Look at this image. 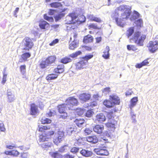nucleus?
I'll return each mask as SVG.
<instances>
[{"instance_id":"1","label":"nucleus","mask_w":158,"mask_h":158,"mask_svg":"<svg viewBox=\"0 0 158 158\" xmlns=\"http://www.w3.org/2000/svg\"><path fill=\"white\" fill-rule=\"evenodd\" d=\"M85 20L86 18L84 15H78L75 12H73L69 14L65 21L67 24H80L85 22Z\"/></svg>"},{"instance_id":"2","label":"nucleus","mask_w":158,"mask_h":158,"mask_svg":"<svg viewBox=\"0 0 158 158\" xmlns=\"http://www.w3.org/2000/svg\"><path fill=\"white\" fill-rule=\"evenodd\" d=\"M118 109L116 107L113 108L107 113V117L108 119V122L105 124V126L108 128H112L114 130L117 124V121L114 119V113L118 111Z\"/></svg>"},{"instance_id":"3","label":"nucleus","mask_w":158,"mask_h":158,"mask_svg":"<svg viewBox=\"0 0 158 158\" xmlns=\"http://www.w3.org/2000/svg\"><path fill=\"white\" fill-rule=\"evenodd\" d=\"M147 37L146 35L140 31H136L130 40L137 45L142 46Z\"/></svg>"},{"instance_id":"4","label":"nucleus","mask_w":158,"mask_h":158,"mask_svg":"<svg viewBox=\"0 0 158 158\" xmlns=\"http://www.w3.org/2000/svg\"><path fill=\"white\" fill-rule=\"evenodd\" d=\"M131 7L128 6H120L118 10L121 12V16L123 19L128 18L131 13Z\"/></svg>"},{"instance_id":"5","label":"nucleus","mask_w":158,"mask_h":158,"mask_svg":"<svg viewBox=\"0 0 158 158\" xmlns=\"http://www.w3.org/2000/svg\"><path fill=\"white\" fill-rule=\"evenodd\" d=\"M55 133V131L52 130L42 133L39 135V140L40 142L49 141L54 135Z\"/></svg>"},{"instance_id":"6","label":"nucleus","mask_w":158,"mask_h":158,"mask_svg":"<svg viewBox=\"0 0 158 158\" xmlns=\"http://www.w3.org/2000/svg\"><path fill=\"white\" fill-rule=\"evenodd\" d=\"M58 112L60 114L59 116V118L64 119H65L68 116V114L66 110L68 108L66 104L63 103L59 104L57 106Z\"/></svg>"},{"instance_id":"7","label":"nucleus","mask_w":158,"mask_h":158,"mask_svg":"<svg viewBox=\"0 0 158 158\" xmlns=\"http://www.w3.org/2000/svg\"><path fill=\"white\" fill-rule=\"evenodd\" d=\"M22 44L24 47L22 49L24 51H29L34 46V44L32 39L28 37H25L23 40Z\"/></svg>"},{"instance_id":"8","label":"nucleus","mask_w":158,"mask_h":158,"mask_svg":"<svg viewBox=\"0 0 158 158\" xmlns=\"http://www.w3.org/2000/svg\"><path fill=\"white\" fill-rule=\"evenodd\" d=\"M65 102L69 110H74L73 107L77 106L79 104L77 99L74 96L68 97L65 100Z\"/></svg>"},{"instance_id":"9","label":"nucleus","mask_w":158,"mask_h":158,"mask_svg":"<svg viewBox=\"0 0 158 158\" xmlns=\"http://www.w3.org/2000/svg\"><path fill=\"white\" fill-rule=\"evenodd\" d=\"M147 47L149 52L154 53L158 50V41L155 39L149 41Z\"/></svg>"},{"instance_id":"10","label":"nucleus","mask_w":158,"mask_h":158,"mask_svg":"<svg viewBox=\"0 0 158 158\" xmlns=\"http://www.w3.org/2000/svg\"><path fill=\"white\" fill-rule=\"evenodd\" d=\"M106 147H104L103 148H97L94 149V152L96 153L99 155L107 156L108 155L109 153L107 150L104 148Z\"/></svg>"},{"instance_id":"11","label":"nucleus","mask_w":158,"mask_h":158,"mask_svg":"<svg viewBox=\"0 0 158 158\" xmlns=\"http://www.w3.org/2000/svg\"><path fill=\"white\" fill-rule=\"evenodd\" d=\"M91 98L90 94L88 93H82L79 94V99L83 102H85L89 100Z\"/></svg>"},{"instance_id":"12","label":"nucleus","mask_w":158,"mask_h":158,"mask_svg":"<svg viewBox=\"0 0 158 158\" xmlns=\"http://www.w3.org/2000/svg\"><path fill=\"white\" fill-rule=\"evenodd\" d=\"M64 132L62 131H58L57 136L53 139V141L54 143L57 145L62 141V139L64 136Z\"/></svg>"},{"instance_id":"13","label":"nucleus","mask_w":158,"mask_h":158,"mask_svg":"<svg viewBox=\"0 0 158 158\" xmlns=\"http://www.w3.org/2000/svg\"><path fill=\"white\" fill-rule=\"evenodd\" d=\"M39 26L41 29L47 30L50 27L49 24L43 20H41L39 21Z\"/></svg>"},{"instance_id":"14","label":"nucleus","mask_w":158,"mask_h":158,"mask_svg":"<svg viewBox=\"0 0 158 158\" xmlns=\"http://www.w3.org/2000/svg\"><path fill=\"white\" fill-rule=\"evenodd\" d=\"M30 114L31 115H35L39 113L38 106L35 103L30 104Z\"/></svg>"},{"instance_id":"15","label":"nucleus","mask_w":158,"mask_h":158,"mask_svg":"<svg viewBox=\"0 0 158 158\" xmlns=\"http://www.w3.org/2000/svg\"><path fill=\"white\" fill-rule=\"evenodd\" d=\"M106 120V117L102 113L97 114L95 116V121L99 123H102Z\"/></svg>"},{"instance_id":"16","label":"nucleus","mask_w":158,"mask_h":158,"mask_svg":"<svg viewBox=\"0 0 158 158\" xmlns=\"http://www.w3.org/2000/svg\"><path fill=\"white\" fill-rule=\"evenodd\" d=\"M109 99L113 102L114 105H119L120 104V98L116 95L113 94L110 95Z\"/></svg>"},{"instance_id":"17","label":"nucleus","mask_w":158,"mask_h":158,"mask_svg":"<svg viewBox=\"0 0 158 158\" xmlns=\"http://www.w3.org/2000/svg\"><path fill=\"white\" fill-rule=\"evenodd\" d=\"M104 129V126L102 124H97L93 128L94 131L98 134H102Z\"/></svg>"},{"instance_id":"18","label":"nucleus","mask_w":158,"mask_h":158,"mask_svg":"<svg viewBox=\"0 0 158 158\" xmlns=\"http://www.w3.org/2000/svg\"><path fill=\"white\" fill-rule=\"evenodd\" d=\"M86 138L87 142L90 143L92 144H95L98 141V138L95 135L89 136L87 137Z\"/></svg>"},{"instance_id":"19","label":"nucleus","mask_w":158,"mask_h":158,"mask_svg":"<svg viewBox=\"0 0 158 158\" xmlns=\"http://www.w3.org/2000/svg\"><path fill=\"white\" fill-rule=\"evenodd\" d=\"M64 66L62 64H59L57 67L54 69V73H56L60 74L63 73L64 71Z\"/></svg>"},{"instance_id":"20","label":"nucleus","mask_w":158,"mask_h":158,"mask_svg":"<svg viewBox=\"0 0 158 158\" xmlns=\"http://www.w3.org/2000/svg\"><path fill=\"white\" fill-rule=\"evenodd\" d=\"M86 62L82 59L80 60L77 62L75 65L76 69H81L84 68L86 64Z\"/></svg>"},{"instance_id":"21","label":"nucleus","mask_w":158,"mask_h":158,"mask_svg":"<svg viewBox=\"0 0 158 158\" xmlns=\"http://www.w3.org/2000/svg\"><path fill=\"white\" fill-rule=\"evenodd\" d=\"M56 60V56L51 55L45 59L46 63L48 64H50L54 63Z\"/></svg>"},{"instance_id":"22","label":"nucleus","mask_w":158,"mask_h":158,"mask_svg":"<svg viewBox=\"0 0 158 158\" xmlns=\"http://www.w3.org/2000/svg\"><path fill=\"white\" fill-rule=\"evenodd\" d=\"M149 58H148L143 61L140 63H137L135 65L136 68L140 69L143 66L148 65L149 62L148 61Z\"/></svg>"},{"instance_id":"23","label":"nucleus","mask_w":158,"mask_h":158,"mask_svg":"<svg viewBox=\"0 0 158 158\" xmlns=\"http://www.w3.org/2000/svg\"><path fill=\"white\" fill-rule=\"evenodd\" d=\"M74 123L78 127H82L85 122L83 118H77L74 120Z\"/></svg>"},{"instance_id":"24","label":"nucleus","mask_w":158,"mask_h":158,"mask_svg":"<svg viewBox=\"0 0 158 158\" xmlns=\"http://www.w3.org/2000/svg\"><path fill=\"white\" fill-rule=\"evenodd\" d=\"M80 153L84 156L89 157L93 155V152L91 151L86 150L85 149H82L80 151Z\"/></svg>"},{"instance_id":"25","label":"nucleus","mask_w":158,"mask_h":158,"mask_svg":"<svg viewBox=\"0 0 158 158\" xmlns=\"http://www.w3.org/2000/svg\"><path fill=\"white\" fill-rule=\"evenodd\" d=\"M93 40L94 38L93 37L89 35H88L84 37L83 42L87 44L92 42L93 41Z\"/></svg>"},{"instance_id":"26","label":"nucleus","mask_w":158,"mask_h":158,"mask_svg":"<svg viewBox=\"0 0 158 158\" xmlns=\"http://www.w3.org/2000/svg\"><path fill=\"white\" fill-rule=\"evenodd\" d=\"M110 51L109 47L108 46H106L103 52V54L102 56L105 59H107L109 57V52Z\"/></svg>"},{"instance_id":"27","label":"nucleus","mask_w":158,"mask_h":158,"mask_svg":"<svg viewBox=\"0 0 158 158\" xmlns=\"http://www.w3.org/2000/svg\"><path fill=\"white\" fill-rule=\"evenodd\" d=\"M50 154L52 158H63V156L57 151L51 152Z\"/></svg>"},{"instance_id":"28","label":"nucleus","mask_w":158,"mask_h":158,"mask_svg":"<svg viewBox=\"0 0 158 158\" xmlns=\"http://www.w3.org/2000/svg\"><path fill=\"white\" fill-rule=\"evenodd\" d=\"M89 18V19L92 21L96 22L98 23L102 22V20L100 18L95 17L93 15H90Z\"/></svg>"},{"instance_id":"29","label":"nucleus","mask_w":158,"mask_h":158,"mask_svg":"<svg viewBox=\"0 0 158 158\" xmlns=\"http://www.w3.org/2000/svg\"><path fill=\"white\" fill-rule=\"evenodd\" d=\"M103 104L107 108H110L114 106L113 102L109 100H105L103 102Z\"/></svg>"},{"instance_id":"30","label":"nucleus","mask_w":158,"mask_h":158,"mask_svg":"<svg viewBox=\"0 0 158 158\" xmlns=\"http://www.w3.org/2000/svg\"><path fill=\"white\" fill-rule=\"evenodd\" d=\"M138 101V98L136 97L132 98L130 101V104L129 105V107L131 108L136 105L137 102Z\"/></svg>"},{"instance_id":"31","label":"nucleus","mask_w":158,"mask_h":158,"mask_svg":"<svg viewBox=\"0 0 158 158\" xmlns=\"http://www.w3.org/2000/svg\"><path fill=\"white\" fill-rule=\"evenodd\" d=\"M58 77V75L54 73H51L48 74L46 77V79L48 81L53 80L56 79Z\"/></svg>"},{"instance_id":"32","label":"nucleus","mask_w":158,"mask_h":158,"mask_svg":"<svg viewBox=\"0 0 158 158\" xmlns=\"http://www.w3.org/2000/svg\"><path fill=\"white\" fill-rule=\"evenodd\" d=\"M50 127L49 126H43L41 125L40 126H38V131L40 132H43L45 131L46 130H49L50 129Z\"/></svg>"},{"instance_id":"33","label":"nucleus","mask_w":158,"mask_h":158,"mask_svg":"<svg viewBox=\"0 0 158 158\" xmlns=\"http://www.w3.org/2000/svg\"><path fill=\"white\" fill-rule=\"evenodd\" d=\"M71 43L69 44V48L71 50H74L78 46V42L71 41Z\"/></svg>"},{"instance_id":"34","label":"nucleus","mask_w":158,"mask_h":158,"mask_svg":"<svg viewBox=\"0 0 158 158\" xmlns=\"http://www.w3.org/2000/svg\"><path fill=\"white\" fill-rule=\"evenodd\" d=\"M72 60L68 56H65L62 58L60 60V62L64 64H66L71 62Z\"/></svg>"},{"instance_id":"35","label":"nucleus","mask_w":158,"mask_h":158,"mask_svg":"<svg viewBox=\"0 0 158 158\" xmlns=\"http://www.w3.org/2000/svg\"><path fill=\"white\" fill-rule=\"evenodd\" d=\"M134 31V27H131L128 28L126 31V35L129 38L133 33Z\"/></svg>"},{"instance_id":"36","label":"nucleus","mask_w":158,"mask_h":158,"mask_svg":"<svg viewBox=\"0 0 158 158\" xmlns=\"http://www.w3.org/2000/svg\"><path fill=\"white\" fill-rule=\"evenodd\" d=\"M31 54L30 52H26L23 53L21 55V58L24 61L27 60L28 58L30 57Z\"/></svg>"},{"instance_id":"37","label":"nucleus","mask_w":158,"mask_h":158,"mask_svg":"<svg viewBox=\"0 0 158 158\" xmlns=\"http://www.w3.org/2000/svg\"><path fill=\"white\" fill-rule=\"evenodd\" d=\"M118 14L116 13H115L112 16V18L113 20H115L117 24L119 26H123V24L122 22L118 20V19L117 17Z\"/></svg>"},{"instance_id":"38","label":"nucleus","mask_w":158,"mask_h":158,"mask_svg":"<svg viewBox=\"0 0 158 158\" xmlns=\"http://www.w3.org/2000/svg\"><path fill=\"white\" fill-rule=\"evenodd\" d=\"M88 27L89 29L99 30L101 29V27H98L97 24L95 23H90L88 26Z\"/></svg>"},{"instance_id":"39","label":"nucleus","mask_w":158,"mask_h":158,"mask_svg":"<svg viewBox=\"0 0 158 158\" xmlns=\"http://www.w3.org/2000/svg\"><path fill=\"white\" fill-rule=\"evenodd\" d=\"M71 35L72 36L73 39L72 40V37H71L70 39V41L78 42L77 41L78 34L77 32H73L71 33Z\"/></svg>"},{"instance_id":"40","label":"nucleus","mask_w":158,"mask_h":158,"mask_svg":"<svg viewBox=\"0 0 158 158\" xmlns=\"http://www.w3.org/2000/svg\"><path fill=\"white\" fill-rule=\"evenodd\" d=\"M50 5L51 7L54 8H58L62 6L60 2H55L51 3Z\"/></svg>"},{"instance_id":"41","label":"nucleus","mask_w":158,"mask_h":158,"mask_svg":"<svg viewBox=\"0 0 158 158\" xmlns=\"http://www.w3.org/2000/svg\"><path fill=\"white\" fill-rule=\"evenodd\" d=\"M81 54L82 52L81 51H78L69 55V57L74 58L77 57L78 56L81 55Z\"/></svg>"},{"instance_id":"42","label":"nucleus","mask_w":158,"mask_h":158,"mask_svg":"<svg viewBox=\"0 0 158 158\" xmlns=\"http://www.w3.org/2000/svg\"><path fill=\"white\" fill-rule=\"evenodd\" d=\"M41 122L42 124H48L52 122V120L47 118H42L41 119Z\"/></svg>"},{"instance_id":"43","label":"nucleus","mask_w":158,"mask_h":158,"mask_svg":"<svg viewBox=\"0 0 158 158\" xmlns=\"http://www.w3.org/2000/svg\"><path fill=\"white\" fill-rule=\"evenodd\" d=\"M94 56V55L93 54H89L88 55H85L84 56H83L81 57V59L83 60H84V61L85 62H86V63L87 64L88 62V61L92 58Z\"/></svg>"},{"instance_id":"44","label":"nucleus","mask_w":158,"mask_h":158,"mask_svg":"<svg viewBox=\"0 0 158 158\" xmlns=\"http://www.w3.org/2000/svg\"><path fill=\"white\" fill-rule=\"evenodd\" d=\"M20 154V153L17 150L15 149L11 150V156L17 157Z\"/></svg>"},{"instance_id":"45","label":"nucleus","mask_w":158,"mask_h":158,"mask_svg":"<svg viewBox=\"0 0 158 158\" xmlns=\"http://www.w3.org/2000/svg\"><path fill=\"white\" fill-rule=\"evenodd\" d=\"M7 96L8 100L9 102H12L15 99L14 95L11 92H8Z\"/></svg>"},{"instance_id":"46","label":"nucleus","mask_w":158,"mask_h":158,"mask_svg":"<svg viewBox=\"0 0 158 158\" xmlns=\"http://www.w3.org/2000/svg\"><path fill=\"white\" fill-rule=\"evenodd\" d=\"M94 114V112L92 110H89L85 113V116L87 117H90L92 116Z\"/></svg>"},{"instance_id":"47","label":"nucleus","mask_w":158,"mask_h":158,"mask_svg":"<svg viewBox=\"0 0 158 158\" xmlns=\"http://www.w3.org/2000/svg\"><path fill=\"white\" fill-rule=\"evenodd\" d=\"M65 14L64 13H60L58 14L57 15H56L54 17V18L55 19V21H57L60 19L62 17H64V15Z\"/></svg>"},{"instance_id":"48","label":"nucleus","mask_w":158,"mask_h":158,"mask_svg":"<svg viewBox=\"0 0 158 158\" xmlns=\"http://www.w3.org/2000/svg\"><path fill=\"white\" fill-rule=\"evenodd\" d=\"M44 19L49 22H53L54 21L52 17H49L46 14L44 15Z\"/></svg>"},{"instance_id":"49","label":"nucleus","mask_w":158,"mask_h":158,"mask_svg":"<svg viewBox=\"0 0 158 158\" xmlns=\"http://www.w3.org/2000/svg\"><path fill=\"white\" fill-rule=\"evenodd\" d=\"M52 145L51 142H48L47 143H44L41 145L43 148H46L51 147Z\"/></svg>"},{"instance_id":"50","label":"nucleus","mask_w":158,"mask_h":158,"mask_svg":"<svg viewBox=\"0 0 158 158\" xmlns=\"http://www.w3.org/2000/svg\"><path fill=\"white\" fill-rule=\"evenodd\" d=\"M127 48L128 50L135 51L137 49L136 47L134 45H128L127 46Z\"/></svg>"},{"instance_id":"51","label":"nucleus","mask_w":158,"mask_h":158,"mask_svg":"<svg viewBox=\"0 0 158 158\" xmlns=\"http://www.w3.org/2000/svg\"><path fill=\"white\" fill-rule=\"evenodd\" d=\"M100 144L102 145H104L106 143H108V140L107 139L104 138H101L99 141Z\"/></svg>"},{"instance_id":"52","label":"nucleus","mask_w":158,"mask_h":158,"mask_svg":"<svg viewBox=\"0 0 158 158\" xmlns=\"http://www.w3.org/2000/svg\"><path fill=\"white\" fill-rule=\"evenodd\" d=\"M135 23L138 27H141L143 25V20L142 19H139L136 21Z\"/></svg>"},{"instance_id":"53","label":"nucleus","mask_w":158,"mask_h":158,"mask_svg":"<svg viewBox=\"0 0 158 158\" xmlns=\"http://www.w3.org/2000/svg\"><path fill=\"white\" fill-rule=\"evenodd\" d=\"M20 72L23 74H24L25 73L26 70V66L25 65H21L20 66Z\"/></svg>"},{"instance_id":"54","label":"nucleus","mask_w":158,"mask_h":158,"mask_svg":"<svg viewBox=\"0 0 158 158\" xmlns=\"http://www.w3.org/2000/svg\"><path fill=\"white\" fill-rule=\"evenodd\" d=\"M49 64H48L46 63V61L45 60V61H41L40 64V66L41 68L44 69L46 68L47 66Z\"/></svg>"},{"instance_id":"55","label":"nucleus","mask_w":158,"mask_h":158,"mask_svg":"<svg viewBox=\"0 0 158 158\" xmlns=\"http://www.w3.org/2000/svg\"><path fill=\"white\" fill-rule=\"evenodd\" d=\"M79 150V148L77 147H73L70 150V152L73 154L77 152Z\"/></svg>"},{"instance_id":"56","label":"nucleus","mask_w":158,"mask_h":158,"mask_svg":"<svg viewBox=\"0 0 158 158\" xmlns=\"http://www.w3.org/2000/svg\"><path fill=\"white\" fill-rule=\"evenodd\" d=\"M84 132L86 135H89L91 134L92 132L91 129L89 128H86L84 130Z\"/></svg>"},{"instance_id":"57","label":"nucleus","mask_w":158,"mask_h":158,"mask_svg":"<svg viewBox=\"0 0 158 158\" xmlns=\"http://www.w3.org/2000/svg\"><path fill=\"white\" fill-rule=\"evenodd\" d=\"M84 111L83 109H80L77 110L76 111V113L78 115L81 116L83 114Z\"/></svg>"},{"instance_id":"58","label":"nucleus","mask_w":158,"mask_h":158,"mask_svg":"<svg viewBox=\"0 0 158 158\" xmlns=\"http://www.w3.org/2000/svg\"><path fill=\"white\" fill-rule=\"evenodd\" d=\"M110 91V88L109 87H106L102 90L103 93L107 94L109 93Z\"/></svg>"},{"instance_id":"59","label":"nucleus","mask_w":158,"mask_h":158,"mask_svg":"<svg viewBox=\"0 0 158 158\" xmlns=\"http://www.w3.org/2000/svg\"><path fill=\"white\" fill-rule=\"evenodd\" d=\"M59 41V40L57 39H55L54 40H53L51 42L49 45L50 46H52L55 45L56 44L58 43Z\"/></svg>"},{"instance_id":"60","label":"nucleus","mask_w":158,"mask_h":158,"mask_svg":"<svg viewBox=\"0 0 158 158\" xmlns=\"http://www.w3.org/2000/svg\"><path fill=\"white\" fill-rule=\"evenodd\" d=\"M63 158H74V156L69 154H66L63 156Z\"/></svg>"},{"instance_id":"61","label":"nucleus","mask_w":158,"mask_h":158,"mask_svg":"<svg viewBox=\"0 0 158 158\" xmlns=\"http://www.w3.org/2000/svg\"><path fill=\"white\" fill-rule=\"evenodd\" d=\"M6 77L7 74H3L2 79L1 82L2 83V84H4L6 82Z\"/></svg>"},{"instance_id":"62","label":"nucleus","mask_w":158,"mask_h":158,"mask_svg":"<svg viewBox=\"0 0 158 158\" xmlns=\"http://www.w3.org/2000/svg\"><path fill=\"white\" fill-rule=\"evenodd\" d=\"M82 48H84L85 50L87 51H90L92 50V48L90 46H88L85 45H83L81 46Z\"/></svg>"},{"instance_id":"63","label":"nucleus","mask_w":158,"mask_h":158,"mask_svg":"<svg viewBox=\"0 0 158 158\" xmlns=\"http://www.w3.org/2000/svg\"><path fill=\"white\" fill-rule=\"evenodd\" d=\"M67 145H64L61 147L59 150V151L61 152H64L65 150L66 149H65V147H66Z\"/></svg>"},{"instance_id":"64","label":"nucleus","mask_w":158,"mask_h":158,"mask_svg":"<svg viewBox=\"0 0 158 158\" xmlns=\"http://www.w3.org/2000/svg\"><path fill=\"white\" fill-rule=\"evenodd\" d=\"M28 153L27 152H22L21 154V158H27L28 157Z\"/></svg>"}]
</instances>
